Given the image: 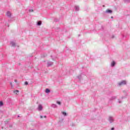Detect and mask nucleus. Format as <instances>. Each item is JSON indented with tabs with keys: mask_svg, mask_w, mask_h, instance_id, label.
I'll return each instance as SVG.
<instances>
[{
	"mask_svg": "<svg viewBox=\"0 0 130 130\" xmlns=\"http://www.w3.org/2000/svg\"><path fill=\"white\" fill-rule=\"evenodd\" d=\"M38 109L39 111H41V110H42V109H43V107H42V105H39L38 106Z\"/></svg>",
	"mask_w": 130,
	"mask_h": 130,
	"instance_id": "nucleus-4",
	"label": "nucleus"
},
{
	"mask_svg": "<svg viewBox=\"0 0 130 130\" xmlns=\"http://www.w3.org/2000/svg\"><path fill=\"white\" fill-rule=\"evenodd\" d=\"M29 12H33V9H29Z\"/></svg>",
	"mask_w": 130,
	"mask_h": 130,
	"instance_id": "nucleus-20",
	"label": "nucleus"
},
{
	"mask_svg": "<svg viewBox=\"0 0 130 130\" xmlns=\"http://www.w3.org/2000/svg\"><path fill=\"white\" fill-rule=\"evenodd\" d=\"M52 107H53V108H56V107H57V106L55 104H53L52 105Z\"/></svg>",
	"mask_w": 130,
	"mask_h": 130,
	"instance_id": "nucleus-13",
	"label": "nucleus"
},
{
	"mask_svg": "<svg viewBox=\"0 0 130 130\" xmlns=\"http://www.w3.org/2000/svg\"><path fill=\"white\" fill-rule=\"evenodd\" d=\"M44 118H46V116H44Z\"/></svg>",
	"mask_w": 130,
	"mask_h": 130,
	"instance_id": "nucleus-28",
	"label": "nucleus"
},
{
	"mask_svg": "<svg viewBox=\"0 0 130 130\" xmlns=\"http://www.w3.org/2000/svg\"><path fill=\"white\" fill-rule=\"evenodd\" d=\"M112 38H114V36H113Z\"/></svg>",
	"mask_w": 130,
	"mask_h": 130,
	"instance_id": "nucleus-29",
	"label": "nucleus"
},
{
	"mask_svg": "<svg viewBox=\"0 0 130 130\" xmlns=\"http://www.w3.org/2000/svg\"><path fill=\"white\" fill-rule=\"evenodd\" d=\"M109 121L110 122V123H112L114 121V119H113V117L112 116H109Z\"/></svg>",
	"mask_w": 130,
	"mask_h": 130,
	"instance_id": "nucleus-2",
	"label": "nucleus"
},
{
	"mask_svg": "<svg viewBox=\"0 0 130 130\" xmlns=\"http://www.w3.org/2000/svg\"><path fill=\"white\" fill-rule=\"evenodd\" d=\"M116 99V97H115V96H112V97H111L110 99V100L111 101H112V100H114L115 99Z\"/></svg>",
	"mask_w": 130,
	"mask_h": 130,
	"instance_id": "nucleus-11",
	"label": "nucleus"
},
{
	"mask_svg": "<svg viewBox=\"0 0 130 130\" xmlns=\"http://www.w3.org/2000/svg\"><path fill=\"white\" fill-rule=\"evenodd\" d=\"M7 16L9 17V18H11V16H12V13L10 11H8L7 12Z\"/></svg>",
	"mask_w": 130,
	"mask_h": 130,
	"instance_id": "nucleus-5",
	"label": "nucleus"
},
{
	"mask_svg": "<svg viewBox=\"0 0 130 130\" xmlns=\"http://www.w3.org/2000/svg\"><path fill=\"white\" fill-rule=\"evenodd\" d=\"M15 83H17V80H15Z\"/></svg>",
	"mask_w": 130,
	"mask_h": 130,
	"instance_id": "nucleus-26",
	"label": "nucleus"
},
{
	"mask_svg": "<svg viewBox=\"0 0 130 130\" xmlns=\"http://www.w3.org/2000/svg\"><path fill=\"white\" fill-rule=\"evenodd\" d=\"M11 45H12V46H13V47H16V43L14 42H11L10 43Z\"/></svg>",
	"mask_w": 130,
	"mask_h": 130,
	"instance_id": "nucleus-7",
	"label": "nucleus"
},
{
	"mask_svg": "<svg viewBox=\"0 0 130 130\" xmlns=\"http://www.w3.org/2000/svg\"><path fill=\"white\" fill-rule=\"evenodd\" d=\"M78 79H79V80H81L82 79V75H80L78 76Z\"/></svg>",
	"mask_w": 130,
	"mask_h": 130,
	"instance_id": "nucleus-15",
	"label": "nucleus"
},
{
	"mask_svg": "<svg viewBox=\"0 0 130 130\" xmlns=\"http://www.w3.org/2000/svg\"><path fill=\"white\" fill-rule=\"evenodd\" d=\"M57 104H58V105H61V103L59 101H57L56 102Z\"/></svg>",
	"mask_w": 130,
	"mask_h": 130,
	"instance_id": "nucleus-17",
	"label": "nucleus"
},
{
	"mask_svg": "<svg viewBox=\"0 0 130 130\" xmlns=\"http://www.w3.org/2000/svg\"><path fill=\"white\" fill-rule=\"evenodd\" d=\"M3 105H4V103H3V102H0V107L3 106Z\"/></svg>",
	"mask_w": 130,
	"mask_h": 130,
	"instance_id": "nucleus-19",
	"label": "nucleus"
},
{
	"mask_svg": "<svg viewBox=\"0 0 130 130\" xmlns=\"http://www.w3.org/2000/svg\"><path fill=\"white\" fill-rule=\"evenodd\" d=\"M45 92L48 94V93H50V90H49L48 88H47L46 89Z\"/></svg>",
	"mask_w": 130,
	"mask_h": 130,
	"instance_id": "nucleus-10",
	"label": "nucleus"
},
{
	"mask_svg": "<svg viewBox=\"0 0 130 130\" xmlns=\"http://www.w3.org/2000/svg\"><path fill=\"white\" fill-rule=\"evenodd\" d=\"M124 3H129L130 2V0H124Z\"/></svg>",
	"mask_w": 130,
	"mask_h": 130,
	"instance_id": "nucleus-18",
	"label": "nucleus"
},
{
	"mask_svg": "<svg viewBox=\"0 0 130 130\" xmlns=\"http://www.w3.org/2000/svg\"><path fill=\"white\" fill-rule=\"evenodd\" d=\"M40 118H43V116H40Z\"/></svg>",
	"mask_w": 130,
	"mask_h": 130,
	"instance_id": "nucleus-23",
	"label": "nucleus"
},
{
	"mask_svg": "<svg viewBox=\"0 0 130 130\" xmlns=\"http://www.w3.org/2000/svg\"><path fill=\"white\" fill-rule=\"evenodd\" d=\"M119 86H123V85H126V81L123 80L118 83Z\"/></svg>",
	"mask_w": 130,
	"mask_h": 130,
	"instance_id": "nucleus-1",
	"label": "nucleus"
},
{
	"mask_svg": "<svg viewBox=\"0 0 130 130\" xmlns=\"http://www.w3.org/2000/svg\"><path fill=\"white\" fill-rule=\"evenodd\" d=\"M118 103H121V101H119Z\"/></svg>",
	"mask_w": 130,
	"mask_h": 130,
	"instance_id": "nucleus-27",
	"label": "nucleus"
},
{
	"mask_svg": "<svg viewBox=\"0 0 130 130\" xmlns=\"http://www.w3.org/2000/svg\"><path fill=\"white\" fill-rule=\"evenodd\" d=\"M111 19H113V16L111 17Z\"/></svg>",
	"mask_w": 130,
	"mask_h": 130,
	"instance_id": "nucleus-25",
	"label": "nucleus"
},
{
	"mask_svg": "<svg viewBox=\"0 0 130 130\" xmlns=\"http://www.w3.org/2000/svg\"><path fill=\"white\" fill-rule=\"evenodd\" d=\"M75 10L76 11H79V10H80L79 6H75Z\"/></svg>",
	"mask_w": 130,
	"mask_h": 130,
	"instance_id": "nucleus-14",
	"label": "nucleus"
},
{
	"mask_svg": "<svg viewBox=\"0 0 130 130\" xmlns=\"http://www.w3.org/2000/svg\"><path fill=\"white\" fill-rule=\"evenodd\" d=\"M48 67H51L53 64V62L48 61L47 62Z\"/></svg>",
	"mask_w": 130,
	"mask_h": 130,
	"instance_id": "nucleus-6",
	"label": "nucleus"
},
{
	"mask_svg": "<svg viewBox=\"0 0 130 130\" xmlns=\"http://www.w3.org/2000/svg\"><path fill=\"white\" fill-rule=\"evenodd\" d=\"M105 13L106 14H112V10H109V9H107Z\"/></svg>",
	"mask_w": 130,
	"mask_h": 130,
	"instance_id": "nucleus-3",
	"label": "nucleus"
},
{
	"mask_svg": "<svg viewBox=\"0 0 130 130\" xmlns=\"http://www.w3.org/2000/svg\"><path fill=\"white\" fill-rule=\"evenodd\" d=\"M115 63H116L115 61H112L111 63V67H114V66H115Z\"/></svg>",
	"mask_w": 130,
	"mask_h": 130,
	"instance_id": "nucleus-9",
	"label": "nucleus"
},
{
	"mask_svg": "<svg viewBox=\"0 0 130 130\" xmlns=\"http://www.w3.org/2000/svg\"><path fill=\"white\" fill-rule=\"evenodd\" d=\"M41 24H42V22L41 21H39L38 22H37V25L38 26H41Z\"/></svg>",
	"mask_w": 130,
	"mask_h": 130,
	"instance_id": "nucleus-8",
	"label": "nucleus"
},
{
	"mask_svg": "<svg viewBox=\"0 0 130 130\" xmlns=\"http://www.w3.org/2000/svg\"><path fill=\"white\" fill-rule=\"evenodd\" d=\"M10 85H11L12 88H13V84L12 83V82H10Z\"/></svg>",
	"mask_w": 130,
	"mask_h": 130,
	"instance_id": "nucleus-21",
	"label": "nucleus"
},
{
	"mask_svg": "<svg viewBox=\"0 0 130 130\" xmlns=\"http://www.w3.org/2000/svg\"><path fill=\"white\" fill-rule=\"evenodd\" d=\"M14 93L16 94V95H18V93H19V90H15L14 91Z\"/></svg>",
	"mask_w": 130,
	"mask_h": 130,
	"instance_id": "nucleus-12",
	"label": "nucleus"
},
{
	"mask_svg": "<svg viewBox=\"0 0 130 130\" xmlns=\"http://www.w3.org/2000/svg\"><path fill=\"white\" fill-rule=\"evenodd\" d=\"M25 85H28V82L26 81V82H25Z\"/></svg>",
	"mask_w": 130,
	"mask_h": 130,
	"instance_id": "nucleus-22",
	"label": "nucleus"
},
{
	"mask_svg": "<svg viewBox=\"0 0 130 130\" xmlns=\"http://www.w3.org/2000/svg\"><path fill=\"white\" fill-rule=\"evenodd\" d=\"M111 130H114V128L113 127L111 128Z\"/></svg>",
	"mask_w": 130,
	"mask_h": 130,
	"instance_id": "nucleus-24",
	"label": "nucleus"
},
{
	"mask_svg": "<svg viewBox=\"0 0 130 130\" xmlns=\"http://www.w3.org/2000/svg\"><path fill=\"white\" fill-rule=\"evenodd\" d=\"M62 114L64 115V116H67V113L64 112H62Z\"/></svg>",
	"mask_w": 130,
	"mask_h": 130,
	"instance_id": "nucleus-16",
	"label": "nucleus"
}]
</instances>
